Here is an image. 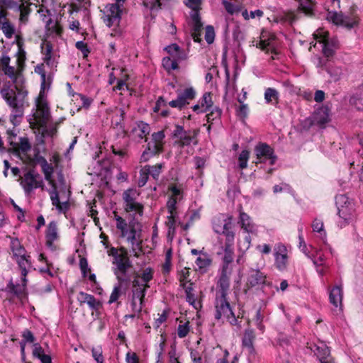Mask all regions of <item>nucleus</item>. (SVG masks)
<instances>
[{
	"label": "nucleus",
	"mask_w": 363,
	"mask_h": 363,
	"mask_svg": "<svg viewBox=\"0 0 363 363\" xmlns=\"http://www.w3.org/2000/svg\"><path fill=\"white\" fill-rule=\"evenodd\" d=\"M1 71L11 80L12 84L10 82L5 83L1 89V94L11 108L10 116L11 123L13 125H18L23 116L24 99L28 94L26 91L18 87L23 83V77L13 66L6 67Z\"/></svg>",
	"instance_id": "f257e3e1"
},
{
	"label": "nucleus",
	"mask_w": 363,
	"mask_h": 363,
	"mask_svg": "<svg viewBox=\"0 0 363 363\" xmlns=\"http://www.w3.org/2000/svg\"><path fill=\"white\" fill-rule=\"evenodd\" d=\"M115 218L116 226L121 233V237L126 239L127 242L131 245L133 252L137 255L138 252L140 250L141 244L137 232L139 223L135 221L128 223L125 219L117 215L115 216Z\"/></svg>",
	"instance_id": "f03ea898"
},
{
	"label": "nucleus",
	"mask_w": 363,
	"mask_h": 363,
	"mask_svg": "<svg viewBox=\"0 0 363 363\" xmlns=\"http://www.w3.org/2000/svg\"><path fill=\"white\" fill-rule=\"evenodd\" d=\"M184 4L191 9L190 12L189 26L192 38L195 42L200 43L203 23L201 22L199 11L201 9L202 0H184Z\"/></svg>",
	"instance_id": "7ed1b4c3"
},
{
	"label": "nucleus",
	"mask_w": 363,
	"mask_h": 363,
	"mask_svg": "<svg viewBox=\"0 0 363 363\" xmlns=\"http://www.w3.org/2000/svg\"><path fill=\"white\" fill-rule=\"evenodd\" d=\"M108 255L113 257V264L116 266L113 268V272L118 281L128 282L129 277L127 275V271L130 267L129 258L125 255L119 253L115 247L109 250Z\"/></svg>",
	"instance_id": "20e7f679"
},
{
	"label": "nucleus",
	"mask_w": 363,
	"mask_h": 363,
	"mask_svg": "<svg viewBox=\"0 0 363 363\" xmlns=\"http://www.w3.org/2000/svg\"><path fill=\"white\" fill-rule=\"evenodd\" d=\"M11 250L13 256L21 270L22 276H27L28 269L31 267L30 256L26 254V250L21 244L18 238H11Z\"/></svg>",
	"instance_id": "39448f33"
},
{
	"label": "nucleus",
	"mask_w": 363,
	"mask_h": 363,
	"mask_svg": "<svg viewBox=\"0 0 363 363\" xmlns=\"http://www.w3.org/2000/svg\"><path fill=\"white\" fill-rule=\"evenodd\" d=\"M215 308L216 320L225 319L231 325H236L238 320L228 301L227 296L216 294Z\"/></svg>",
	"instance_id": "423d86ee"
},
{
	"label": "nucleus",
	"mask_w": 363,
	"mask_h": 363,
	"mask_svg": "<svg viewBox=\"0 0 363 363\" xmlns=\"http://www.w3.org/2000/svg\"><path fill=\"white\" fill-rule=\"evenodd\" d=\"M315 43L313 46H315L317 43H319L321 45L323 55L326 57H330L335 54V50L337 48L338 42L336 38H330L328 31L323 28H318L313 33Z\"/></svg>",
	"instance_id": "0eeeda50"
},
{
	"label": "nucleus",
	"mask_w": 363,
	"mask_h": 363,
	"mask_svg": "<svg viewBox=\"0 0 363 363\" xmlns=\"http://www.w3.org/2000/svg\"><path fill=\"white\" fill-rule=\"evenodd\" d=\"M140 193L135 189H128L123 194L124 208L127 212H133L140 216L143 215V206L136 200Z\"/></svg>",
	"instance_id": "6e6552de"
},
{
	"label": "nucleus",
	"mask_w": 363,
	"mask_h": 363,
	"mask_svg": "<svg viewBox=\"0 0 363 363\" xmlns=\"http://www.w3.org/2000/svg\"><path fill=\"white\" fill-rule=\"evenodd\" d=\"M50 200L52 206H55L59 213H66L69 208V192L66 193L65 191L60 193L57 190L55 184L52 185V189L48 190Z\"/></svg>",
	"instance_id": "1a4fd4ad"
},
{
	"label": "nucleus",
	"mask_w": 363,
	"mask_h": 363,
	"mask_svg": "<svg viewBox=\"0 0 363 363\" xmlns=\"http://www.w3.org/2000/svg\"><path fill=\"white\" fill-rule=\"evenodd\" d=\"M257 162L274 165L277 160L274 149L265 143H259L255 147Z\"/></svg>",
	"instance_id": "9d476101"
},
{
	"label": "nucleus",
	"mask_w": 363,
	"mask_h": 363,
	"mask_svg": "<svg viewBox=\"0 0 363 363\" xmlns=\"http://www.w3.org/2000/svg\"><path fill=\"white\" fill-rule=\"evenodd\" d=\"M327 19L335 25H340L349 29L354 28L358 24L359 19L353 15H345L336 11H328Z\"/></svg>",
	"instance_id": "9b49d317"
},
{
	"label": "nucleus",
	"mask_w": 363,
	"mask_h": 363,
	"mask_svg": "<svg viewBox=\"0 0 363 363\" xmlns=\"http://www.w3.org/2000/svg\"><path fill=\"white\" fill-rule=\"evenodd\" d=\"M177 93V99L170 101L168 104L172 108H177L179 110L189 104V101L194 99L196 96V91L192 86L187 87L184 90H178Z\"/></svg>",
	"instance_id": "f8f14e48"
},
{
	"label": "nucleus",
	"mask_w": 363,
	"mask_h": 363,
	"mask_svg": "<svg viewBox=\"0 0 363 363\" xmlns=\"http://www.w3.org/2000/svg\"><path fill=\"white\" fill-rule=\"evenodd\" d=\"M337 215L339 220L337 222V225L339 228H343L350 223H352L357 218L354 202L349 203L347 206L339 209L337 211Z\"/></svg>",
	"instance_id": "ddd939ff"
},
{
	"label": "nucleus",
	"mask_w": 363,
	"mask_h": 363,
	"mask_svg": "<svg viewBox=\"0 0 363 363\" xmlns=\"http://www.w3.org/2000/svg\"><path fill=\"white\" fill-rule=\"evenodd\" d=\"M246 284L248 287L260 286L263 288L264 286L269 285V283L267 281L264 272L259 269L250 268L247 274Z\"/></svg>",
	"instance_id": "4468645a"
},
{
	"label": "nucleus",
	"mask_w": 363,
	"mask_h": 363,
	"mask_svg": "<svg viewBox=\"0 0 363 363\" xmlns=\"http://www.w3.org/2000/svg\"><path fill=\"white\" fill-rule=\"evenodd\" d=\"M106 14L105 16L104 21L107 26L111 27L118 26L123 12V7L117 4H110L106 6Z\"/></svg>",
	"instance_id": "2eb2a0df"
},
{
	"label": "nucleus",
	"mask_w": 363,
	"mask_h": 363,
	"mask_svg": "<svg viewBox=\"0 0 363 363\" xmlns=\"http://www.w3.org/2000/svg\"><path fill=\"white\" fill-rule=\"evenodd\" d=\"M274 264L279 271L286 269L288 255L286 247L282 243H277L274 247Z\"/></svg>",
	"instance_id": "dca6fc26"
},
{
	"label": "nucleus",
	"mask_w": 363,
	"mask_h": 363,
	"mask_svg": "<svg viewBox=\"0 0 363 363\" xmlns=\"http://www.w3.org/2000/svg\"><path fill=\"white\" fill-rule=\"evenodd\" d=\"M38 174L33 171L26 172L21 179L20 184L23 187L26 196H29L33 189L41 186V182L37 180Z\"/></svg>",
	"instance_id": "f3484780"
},
{
	"label": "nucleus",
	"mask_w": 363,
	"mask_h": 363,
	"mask_svg": "<svg viewBox=\"0 0 363 363\" xmlns=\"http://www.w3.org/2000/svg\"><path fill=\"white\" fill-rule=\"evenodd\" d=\"M150 130L151 128L148 123L143 121H137L131 130L130 137L138 143H140L143 139L146 142V137L150 134Z\"/></svg>",
	"instance_id": "a211bd4d"
},
{
	"label": "nucleus",
	"mask_w": 363,
	"mask_h": 363,
	"mask_svg": "<svg viewBox=\"0 0 363 363\" xmlns=\"http://www.w3.org/2000/svg\"><path fill=\"white\" fill-rule=\"evenodd\" d=\"M311 350L317 356L320 363H335L330 357L329 347L323 342L315 344L311 347Z\"/></svg>",
	"instance_id": "6ab92c4d"
},
{
	"label": "nucleus",
	"mask_w": 363,
	"mask_h": 363,
	"mask_svg": "<svg viewBox=\"0 0 363 363\" xmlns=\"http://www.w3.org/2000/svg\"><path fill=\"white\" fill-rule=\"evenodd\" d=\"M34 118L38 125H45L50 119V108L47 103L40 102L37 105L36 112Z\"/></svg>",
	"instance_id": "aec40b11"
},
{
	"label": "nucleus",
	"mask_w": 363,
	"mask_h": 363,
	"mask_svg": "<svg viewBox=\"0 0 363 363\" xmlns=\"http://www.w3.org/2000/svg\"><path fill=\"white\" fill-rule=\"evenodd\" d=\"M232 272V269L225 267L222 269L221 274L218 281V290L216 291L217 295L228 296V292L230 286V276Z\"/></svg>",
	"instance_id": "412c9836"
},
{
	"label": "nucleus",
	"mask_w": 363,
	"mask_h": 363,
	"mask_svg": "<svg viewBox=\"0 0 363 363\" xmlns=\"http://www.w3.org/2000/svg\"><path fill=\"white\" fill-rule=\"evenodd\" d=\"M213 228L216 233L223 234L225 236V242H228V235L231 234L233 240L235 238V234L232 231V223L230 220H213Z\"/></svg>",
	"instance_id": "4be33fe9"
},
{
	"label": "nucleus",
	"mask_w": 363,
	"mask_h": 363,
	"mask_svg": "<svg viewBox=\"0 0 363 363\" xmlns=\"http://www.w3.org/2000/svg\"><path fill=\"white\" fill-rule=\"evenodd\" d=\"M342 297L343 291L341 285H336L333 286L329 292L330 303L334 306L335 308L339 312L342 310Z\"/></svg>",
	"instance_id": "5701e85b"
},
{
	"label": "nucleus",
	"mask_w": 363,
	"mask_h": 363,
	"mask_svg": "<svg viewBox=\"0 0 363 363\" xmlns=\"http://www.w3.org/2000/svg\"><path fill=\"white\" fill-rule=\"evenodd\" d=\"M234 244V240H233V236L231 234L228 235V242H225L224 246V257L223 259V264L222 269H224L225 267L228 268L232 269L231 265L233 260V245Z\"/></svg>",
	"instance_id": "b1692460"
},
{
	"label": "nucleus",
	"mask_w": 363,
	"mask_h": 363,
	"mask_svg": "<svg viewBox=\"0 0 363 363\" xmlns=\"http://www.w3.org/2000/svg\"><path fill=\"white\" fill-rule=\"evenodd\" d=\"M43 61L50 68L51 71L56 69L57 66V57L52 53V46L48 43L45 45V50L43 52Z\"/></svg>",
	"instance_id": "393cba45"
},
{
	"label": "nucleus",
	"mask_w": 363,
	"mask_h": 363,
	"mask_svg": "<svg viewBox=\"0 0 363 363\" xmlns=\"http://www.w3.org/2000/svg\"><path fill=\"white\" fill-rule=\"evenodd\" d=\"M255 340V330L252 328H247L245 330L243 337L242 338V345L248 350L250 354L255 352L253 342Z\"/></svg>",
	"instance_id": "a878e982"
},
{
	"label": "nucleus",
	"mask_w": 363,
	"mask_h": 363,
	"mask_svg": "<svg viewBox=\"0 0 363 363\" xmlns=\"http://www.w3.org/2000/svg\"><path fill=\"white\" fill-rule=\"evenodd\" d=\"M173 137L179 140L182 145H189L192 141L191 137L184 130L183 126L177 125L173 131Z\"/></svg>",
	"instance_id": "bb28decb"
},
{
	"label": "nucleus",
	"mask_w": 363,
	"mask_h": 363,
	"mask_svg": "<svg viewBox=\"0 0 363 363\" xmlns=\"http://www.w3.org/2000/svg\"><path fill=\"white\" fill-rule=\"evenodd\" d=\"M162 151V149L160 146L148 143L146 149L143 151L140 157V162H145L148 161L151 157L160 153Z\"/></svg>",
	"instance_id": "cd10ccee"
},
{
	"label": "nucleus",
	"mask_w": 363,
	"mask_h": 363,
	"mask_svg": "<svg viewBox=\"0 0 363 363\" xmlns=\"http://www.w3.org/2000/svg\"><path fill=\"white\" fill-rule=\"evenodd\" d=\"M195 262L199 272L201 273H205L207 272L208 267L211 264L212 259H211L210 255L205 252L201 253L200 256L197 257Z\"/></svg>",
	"instance_id": "c85d7f7f"
},
{
	"label": "nucleus",
	"mask_w": 363,
	"mask_h": 363,
	"mask_svg": "<svg viewBox=\"0 0 363 363\" xmlns=\"http://www.w3.org/2000/svg\"><path fill=\"white\" fill-rule=\"evenodd\" d=\"M58 238L57 226L55 221L49 223L46 231L47 245L51 247L54 241Z\"/></svg>",
	"instance_id": "c756f323"
},
{
	"label": "nucleus",
	"mask_w": 363,
	"mask_h": 363,
	"mask_svg": "<svg viewBox=\"0 0 363 363\" xmlns=\"http://www.w3.org/2000/svg\"><path fill=\"white\" fill-rule=\"evenodd\" d=\"M133 286L135 289L133 290V298H136L138 301H143L147 289L150 288L149 284H139L138 280L135 279L133 281Z\"/></svg>",
	"instance_id": "7c9ffc66"
},
{
	"label": "nucleus",
	"mask_w": 363,
	"mask_h": 363,
	"mask_svg": "<svg viewBox=\"0 0 363 363\" xmlns=\"http://www.w3.org/2000/svg\"><path fill=\"white\" fill-rule=\"evenodd\" d=\"M240 222L245 233H252L256 231V226L251 222V218L247 213H240Z\"/></svg>",
	"instance_id": "2f4dec72"
},
{
	"label": "nucleus",
	"mask_w": 363,
	"mask_h": 363,
	"mask_svg": "<svg viewBox=\"0 0 363 363\" xmlns=\"http://www.w3.org/2000/svg\"><path fill=\"white\" fill-rule=\"evenodd\" d=\"M313 230L320 234V238L323 241V244L326 246H329L327 243V234L324 229V224L323 220L318 218H315L311 225Z\"/></svg>",
	"instance_id": "473e14b6"
},
{
	"label": "nucleus",
	"mask_w": 363,
	"mask_h": 363,
	"mask_svg": "<svg viewBox=\"0 0 363 363\" xmlns=\"http://www.w3.org/2000/svg\"><path fill=\"white\" fill-rule=\"evenodd\" d=\"M313 252L311 254V257H309L314 266L316 267H323L325 268H328V267L325 264V257L321 252L320 249L313 247Z\"/></svg>",
	"instance_id": "72a5a7b5"
},
{
	"label": "nucleus",
	"mask_w": 363,
	"mask_h": 363,
	"mask_svg": "<svg viewBox=\"0 0 363 363\" xmlns=\"http://www.w3.org/2000/svg\"><path fill=\"white\" fill-rule=\"evenodd\" d=\"M79 299L83 303H86L91 309L96 310L99 308V302L93 295L82 291L79 293Z\"/></svg>",
	"instance_id": "f704fd0d"
},
{
	"label": "nucleus",
	"mask_w": 363,
	"mask_h": 363,
	"mask_svg": "<svg viewBox=\"0 0 363 363\" xmlns=\"http://www.w3.org/2000/svg\"><path fill=\"white\" fill-rule=\"evenodd\" d=\"M350 102L351 104L354 105L357 109L363 110V84L351 97Z\"/></svg>",
	"instance_id": "c9c22d12"
},
{
	"label": "nucleus",
	"mask_w": 363,
	"mask_h": 363,
	"mask_svg": "<svg viewBox=\"0 0 363 363\" xmlns=\"http://www.w3.org/2000/svg\"><path fill=\"white\" fill-rule=\"evenodd\" d=\"M63 119H60L58 122H48L45 125H39L42 128V133L44 135L53 137L57 133V125L60 124Z\"/></svg>",
	"instance_id": "e433bc0d"
},
{
	"label": "nucleus",
	"mask_w": 363,
	"mask_h": 363,
	"mask_svg": "<svg viewBox=\"0 0 363 363\" xmlns=\"http://www.w3.org/2000/svg\"><path fill=\"white\" fill-rule=\"evenodd\" d=\"M326 72L334 82H337L344 75V70L341 67L333 66L331 64L326 67Z\"/></svg>",
	"instance_id": "4c0bfd02"
},
{
	"label": "nucleus",
	"mask_w": 363,
	"mask_h": 363,
	"mask_svg": "<svg viewBox=\"0 0 363 363\" xmlns=\"http://www.w3.org/2000/svg\"><path fill=\"white\" fill-rule=\"evenodd\" d=\"M26 276H22L21 275V284H13L12 283L9 284L10 289L11 291L16 294V296H19L24 294L26 287Z\"/></svg>",
	"instance_id": "58836bf2"
},
{
	"label": "nucleus",
	"mask_w": 363,
	"mask_h": 363,
	"mask_svg": "<svg viewBox=\"0 0 363 363\" xmlns=\"http://www.w3.org/2000/svg\"><path fill=\"white\" fill-rule=\"evenodd\" d=\"M4 20V21H1L0 23L1 29L6 38H11L15 33V27L6 18Z\"/></svg>",
	"instance_id": "ea45409f"
},
{
	"label": "nucleus",
	"mask_w": 363,
	"mask_h": 363,
	"mask_svg": "<svg viewBox=\"0 0 363 363\" xmlns=\"http://www.w3.org/2000/svg\"><path fill=\"white\" fill-rule=\"evenodd\" d=\"M354 201L350 199L346 194H340L335 196V205L337 211L352 203Z\"/></svg>",
	"instance_id": "a19ab883"
},
{
	"label": "nucleus",
	"mask_w": 363,
	"mask_h": 363,
	"mask_svg": "<svg viewBox=\"0 0 363 363\" xmlns=\"http://www.w3.org/2000/svg\"><path fill=\"white\" fill-rule=\"evenodd\" d=\"M163 164L162 163L157 164L155 165H145L144 166L145 171H147V174L150 175L153 179H158L161 173Z\"/></svg>",
	"instance_id": "79ce46f5"
},
{
	"label": "nucleus",
	"mask_w": 363,
	"mask_h": 363,
	"mask_svg": "<svg viewBox=\"0 0 363 363\" xmlns=\"http://www.w3.org/2000/svg\"><path fill=\"white\" fill-rule=\"evenodd\" d=\"M279 99V92L274 88H267L264 91V100L267 104H272L273 101L277 103Z\"/></svg>",
	"instance_id": "37998d69"
},
{
	"label": "nucleus",
	"mask_w": 363,
	"mask_h": 363,
	"mask_svg": "<svg viewBox=\"0 0 363 363\" xmlns=\"http://www.w3.org/2000/svg\"><path fill=\"white\" fill-rule=\"evenodd\" d=\"M35 73L40 75L41 84H40V94L45 90L46 84V74L44 69V65H38L35 67Z\"/></svg>",
	"instance_id": "c03bdc74"
},
{
	"label": "nucleus",
	"mask_w": 363,
	"mask_h": 363,
	"mask_svg": "<svg viewBox=\"0 0 363 363\" xmlns=\"http://www.w3.org/2000/svg\"><path fill=\"white\" fill-rule=\"evenodd\" d=\"M315 119L318 123L324 125L330 121L328 110L326 108H322L318 111L315 116Z\"/></svg>",
	"instance_id": "a18cd8bd"
},
{
	"label": "nucleus",
	"mask_w": 363,
	"mask_h": 363,
	"mask_svg": "<svg viewBox=\"0 0 363 363\" xmlns=\"http://www.w3.org/2000/svg\"><path fill=\"white\" fill-rule=\"evenodd\" d=\"M249 233H245L243 238L239 240L238 247L242 252H245L251 245V237Z\"/></svg>",
	"instance_id": "49530a36"
},
{
	"label": "nucleus",
	"mask_w": 363,
	"mask_h": 363,
	"mask_svg": "<svg viewBox=\"0 0 363 363\" xmlns=\"http://www.w3.org/2000/svg\"><path fill=\"white\" fill-rule=\"evenodd\" d=\"M250 157V152L247 150H243L238 157V166L241 169H245L247 167V162Z\"/></svg>",
	"instance_id": "de8ad7c7"
},
{
	"label": "nucleus",
	"mask_w": 363,
	"mask_h": 363,
	"mask_svg": "<svg viewBox=\"0 0 363 363\" xmlns=\"http://www.w3.org/2000/svg\"><path fill=\"white\" fill-rule=\"evenodd\" d=\"M199 103L201 105V106L204 109H206V111H209L213 105L211 93H209V92L204 93L202 98L199 100Z\"/></svg>",
	"instance_id": "09e8293b"
},
{
	"label": "nucleus",
	"mask_w": 363,
	"mask_h": 363,
	"mask_svg": "<svg viewBox=\"0 0 363 363\" xmlns=\"http://www.w3.org/2000/svg\"><path fill=\"white\" fill-rule=\"evenodd\" d=\"M164 138H165V135H164V133L163 130L153 133L152 135V142H151V143L160 146V147L163 150Z\"/></svg>",
	"instance_id": "8fccbe9b"
},
{
	"label": "nucleus",
	"mask_w": 363,
	"mask_h": 363,
	"mask_svg": "<svg viewBox=\"0 0 363 363\" xmlns=\"http://www.w3.org/2000/svg\"><path fill=\"white\" fill-rule=\"evenodd\" d=\"M118 281V284L116 285H115V286L113 289V291L111 294L110 298L108 301L109 303H112L117 301L121 294V287H122V284L124 282H120L119 281Z\"/></svg>",
	"instance_id": "3c124183"
},
{
	"label": "nucleus",
	"mask_w": 363,
	"mask_h": 363,
	"mask_svg": "<svg viewBox=\"0 0 363 363\" xmlns=\"http://www.w3.org/2000/svg\"><path fill=\"white\" fill-rule=\"evenodd\" d=\"M274 36L272 35L269 37L267 39L265 38V35L264 33L262 34V37L259 42V48L262 50H269L271 48L274 47L273 41Z\"/></svg>",
	"instance_id": "603ef678"
},
{
	"label": "nucleus",
	"mask_w": 363,
	"mask_h": 363,
	"mask_svg": "<svg viewBox=\"0 0 363 363\" xmlns=\"http://www.w3.org/2000/svg\"><path fill=\"white\" fill-rule=\"evenodd\" d=\"M176 216L177 213H169L167 216V220L166 225L168 228V235L171 233H174L175 231V223H176Z\"/></svg>",
	"instance_id": "864d4df0"
},
{
	"label": "nucleus",
	"mask_w": 363,
	"mask_h": 363,
	"mask_svg": "<svg viewBox=\"0 0 363 363\" xmlns=\"http://www.w3.org/2000/svg\"><path fill=\"white\" fill-rule=\"evenodd\" d=\"M162 66L167 71L174 70L178 68V63L176 60H172L170 57H164L162 59Z\"/></svg>",
	"instance_id": "5fc2aeb1"
},
{
	"label": "nucleus",
	"mask_w": 363,
	"mask_h": 363,
	"mask_svg": "<svg viewBox=\"0 0 363 363\" xmlns=\"http://www.w3.org/2000/svg\"><path fill=\"white\" fill-rule=\"evenodd\" d=\"M301 9L306 13H311L314 8V3L312 0H298Z\"/></svg>",
	"instance_id": "6e6d98bb"
},
{
	"label": "nucleus",
	"mask_w": 363,
	"mask_h": 363,
	"mask_svg": "<svg viewBox=\"0 0 363 363\" xmlns=\"http://www.w3.org/2000/svg\"><path fill=\"white\" fill-rule=\"evenodd\" d=\"M20 9L19 10H13L14 11L20 12V18L19 20L21 23H26L28 21V15H29V9L25 6L23 3H20Z\"/></svg>",
	"instance_id": "4d7b16f0"
},
{
	"label": "nucleus",
	"mask_w": 363,
	"mask_h": 363,
	"mask_svg": "<svg viewBox=\"0 0 363 363\" xmlns=\"http://www.w3.org/2000/svg\"><path fill=\"white\" fill-rule=\"evenodd\" d=\"M140 277L145 283L144 284H148V282L153 278V270L150 267L145 268L140 274Z\"/></svg>",
	"instance_id": "13d9d810"
},
{
	"label": "nucleus",
	"mask_w": 363,
	"mask_h": 363,
	"mask_svg": "<svg viewBox=\"0 0 363 363\" xmlns=\"http://www.w3.org/2000/svg\"><path fill=\"white\" fill-rule=\"evenodd\" d=\"M215 39V30L212 26H207L205 30V40L208 44L213 43Z\"/></svg>",
	"instance_id": "bf43d9fd"
},
{
	"label": "nucleus",
	"mask_w": 363,
	"mask_h": 363,
	"mask_svg": "<svg viewBox=\"0 0 363 363\" xmlns=\"http://www.w3.org/2000/svg\"><path fill=\"white\" fill-rule=\"evenodd\" d=\"M192 291L193 288L191 286H186L185 288L186 300L190 305L196 308V296Z\"/></svg>",
	"instance_id": "052dcab7"
},
{
	"label": "nucleus",
	"mask_w": 363,
	"mask_h": 363,
	"mask_svg": "<svg viewBox=\"0 0 363 363\" xmlns=\"http://www.w3.org/2000/svg\"><path fill=\"white\" fill-rule=\"evenodd\" d=\"M91 354L93 358L96 360L97 363H104L102 350L100 347L92 348Z\"/></svg>",
	"instance_id": "680f3d73"
},
{
	"label": "nucleus",
	"mask_w": 363,
	"mask_h": 363,
	"mask_svg": "<svg viewBox=\"0 0 363 363\" xmlns=\"http://www.w3.org/2000/svg\"><path fill=\"white\" fill-rule=\"evenodd\" d=\"M160 1L161 0H142V4L146 9L152 10L157 7H160Z\"/></svg>",
	"instance_id": "e2e57ef3"
},
{
	"label": "nucleus",
	"mask_w": 363,
	"mask_h": 363,
	"mask_svg": "<svg viewBox=\"0 0 363 363\" xmlns=\"http://www.w3.org/2000/svg\"><path fill=\"white\" fill-rule=\"evenodd\" d=\"M189 332V323H186L184 324H180L178 326L177 329V335L180 338L185 337Z\"/></svg>",
	"instance_id": "0e129e2a"
},
{
	"label": "nucleus",
	"mask_w": 363,
	"mask_h": 363,
	"mask_svg": "<svg viewBox=\"0 0 363 363\" xmlns=\"http://www.w3.org/2000/svg\"><path fill=\"white\" fill-rule=\"evenodd\" d=\"M149 174L147 171H145L144 167L140 171V177L138 180V184L140 187L144 186L147 180H148Z\"/></svg>",
	"instance_id": "69168bd1"
},
{
	"label": "nucleus",
	"mask_w": 363,
	"mask_h": 363,
	"mask_svg": "<svg viewBox=\"0 0 363 363\" xmlns=\"http://www.w3.org/2000/svg\"><path fill=\"white\" fill-rule=\"evenodd\" d=\"M75 46L79 50H80L82 52L84 57H86L90 52L87 44L82 40L77 41L75 44Z\"/></svg>",
	"instance_id": "338daca9"
},
{
	"label": "nucleus",
	"mask_w": 363,
	"mask_h": 363,
	"mask_svg": "<svg viewBox=\"0 0 363 363\" xmlns=\"http://www.w3.org/2000/svg\"><path fill=\"white\" fill-rule=\"evenodd\" d=\"M18 147L23 152H26L28 150H30L31 148V145L29 143L28 139L27 138H20Z\"/></svg>",
	"instance_id": "774afa93"
}]
</instances>
